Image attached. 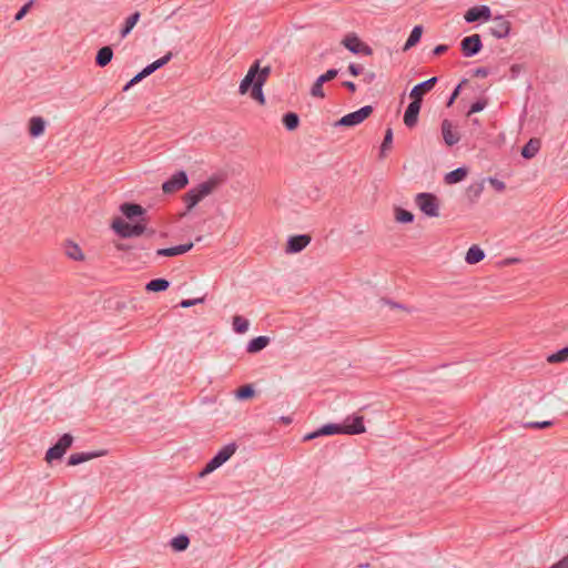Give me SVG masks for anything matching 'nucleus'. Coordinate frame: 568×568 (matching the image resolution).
Instances as JSON below:
<instances>
[{
	"mask_svg": "<svg viewBox=\"0 0 568 568\" xmlns=\"http://www.w3.org/2000/svg\"><path fill=\"white\" fill-rule=\"evenodd\" d=\"M221 181L217 178L213 176L197 184L196 186L190 189L182 197L183 202L185 203V212L182 213L181 216H185L203 199L212 194L217 189Z\"/></svg>",
	"mask_w": 568,
	"mask_h": 568,
	"instance_id": "f03ea898",
	"label": "nucleus"
},
{
	"mask_svg": "<svg viewBox=\"0 0 568 568\" xmlns=\"http://www.w3.org/2000/svg\"><path fill=\"white\" fill-rule=\"evenodd\" d=\"M551 425H552V422L545 420V422L528 423L527 427H530V428H547V427H550Z\"/></svg>",
	"mask_w": 568,
	"mask_h": 568,
	"instance_id": "de8ad7c7",
	"label": "nucleus"
},
{
	"mask_svg": "<svg viewBox=\"0 0 568 568\" xmlns=\"http://www.w3.org/2000/svg\"><path fill=\"white\" fill-rule=\"evenodd\" d=\"M236 450V445L234 443L225 445L222 449L217 452V454L205 465L203 470L200 473V476H205L216 468L222 466L225 462H227Z\"/></svg>",
	"mask_w": 568,
	"mask_h": 568,
	"instance_id": "423d86ee",
	"label": "nucleus"
},
{
	"mask_svg": "<svg viewBox=\"0 0 568 568\" xmlns=\"http://www.w3.org/2000/svg\"><path fill=\"white\" fill-rule=\"evenodd\" d=\"M489 74V70L487 68L480 67L474 70V77L477 78H486Z\"/></svg>",
	"mask_w": 568,
	"mask_h": 568,
	"instance_id": "3c124183",
	"label": "nucleus"
},
{
	"mask_svg": "<svg viewBox=\"0 0 568 568\" xmlns=\"http://www.w3.org/2000/svg\"><path fill=\"white\" fill-rule=\"evenodd\" d=\"M362 71H363V68H362V65H359V64L351 63V64L348 65V72H349L352 75H354V77L359 75V74L362 73Z\"/></svg>",
	"mask_w": 568,
	"mask_h": 568,
	"instance_id": "09e8293b",
	"label": "nucleus"
},
{
	"mask_svg": "<svg viewBox=\"0 0 568 568\" xmlns=\"http://www.w3.org/2000/svg\"><path fill=\"white\" fill-rule=\"evenodd\" d=\"M481 192H483V184H480V183L473 184L467 189V195L470 199L478 197Z\"/></svg>",
	"mask_w": 568,
	"mask_h": 568,
	"instance_id": "37998d69",
	"label": "nucleus"
},
{
	"mask_svg": "<svg viewBox=\"0 0 568 568\" xmlns=\"http://www.w3.org/2000/svg\"><path fill=\"white\" fill-rule=\"evenodd\" d=\"M281 422L284 424H290L292 422V418L288 416H282Z\"/></svg>",
	"mask_w": 568,
	"mask_h": 568,
	"instance_id": "bf43d9fd",
	"label": "nucleus"
},
{
	"mask_svg": "<svg viewBox=\"0 0 568 568\" xmlns=\"http://www.w3.org/2000/svg\"><path fill=\"white\" fill-rule=\"evenodd\" d=\"M440 130L444 142L447 146H453L460 141L459 132L454 128L452 121L448 119L443 120Z\"/></svg>",
	"mask_w": 568,
	"mask_h": 568,
	"instance_id": "dca6fc26",
	"label": "nucleus"
},
{
	"mask_svg": "<svg viewBox=\"0 0 568 568\" xmlns=\"http://www.w3.org/2000/svg\"><path fill=\"white\" fill-rule=\"evenodd\" d=\"M263 85L256 82H253L251 84V98L255 101H257L261 105L265 104V97L263 93Z\"/></svg>",
	"mask_w": 568,
	"mask_h": 568,
	"instance_id": "473e14b6",
	"label": "nucleus"
},
{
	"mask_svg": "<svg viewBox=\"0 0 568 568\" xmlns=\"http://www.w3.org/2000/svg\"><path fill=\"white\" fill-rule=\"evenodd\" d=\"M372 105H365L357 111L351 112L342 116L336 123V126H355L365 121L373 113Z\"/></svg>",
	"mask_w": 568,
	"mask_h": 568,
	"instance_id": "6e6552de",
	"label": "nucleus"
},
{
	"mask_svg": "<svg viewBox=\"0 0 568 568\" xmlns=\"http://www.w3.org/2000/svg\"><path fill=\"white\" fill-rule=\"evenodd\" d=\"M192 247H193V243L190 242L187 244H181V245H176V246H172V247H168V248H159L156 251V255L158 256H168V257L176 256V255H181V254L189 252Z\"/></svg>",
	"mask_w": 568,
	"mask_h": 568,
	"instance_id": "aec40b11",
	"label": "nucleus"
},
{
	"mask_svg": "<svg viewBox=\"0 0 568 568\" xmlns=\"http://www.w3.org/2000/svg\"><path fill=\"white\" fill-rule=\"evenodd\" d=\"M416 205L427 216L437 217L439 215V202L433 193H418L415 197Z\"/></svg>",
	"mask_w": 568,
	"mask_h": 568,
	"instance_id": "39448f33",
	"label": "nucleus"
},
{
	"mask_svg": "<svg viewBox=\"0 0 568 568\" xmlns=\"http://www.w3.org/2000/svg\"><path fill=\"white\" fill-rule=\"evenodd\" d=\"M490 182H491V184H493V185H495V186H496V189H497V190H499V191H501V190H504V189H505V184H504V182H500V181H498V180H494V179H491V180H490Z\"/></svg>",
	"mask_w": 568,
	"mask_h": 568,
	"instance_id": "13d9d810",
	"label": "nucleus"
},
{
	"mask_svg": "<svg viewBox=\"0 0 568 568\" xmlns=\"http://www.w3.org/2000/svg\"><path fill=\"white\" fill-rule=\"evenodd\" d=\"M33 4V1L30 0L29 2H27L24 6H22L20 8V10L16 13L14 16V20L16 21H20L24 18V16L28 13V11L30 10V8L32 7Z\"/></svg>",
	"mask_w": 568,
	"mask_h": 568,
	"instance_id": "c03bdc74",
	"label": "nucleus"
},
{
	"mask_svg": "<svg viewBox=\"0 0 568 568\" xmlns=\"http://www.w3.org/2000/svg\"><path fill=\"white\" fill-rule=\"evenodd\" d=\"M270 343V338L267 336H257L251 339L246 346V352L250 354L257 353L264 349Z\"/></svg>",
	"mask_w": 568,
	"mask_h": 568,
	"instance_id": "b1692460",
	"label": "nucleus"
},
{
	"mask_svg": "<svg viewBox=\"0 0 568 568\" xmlns=\"http://www.w3.org/2000/svg\"><path fill=\"white\" fill-rule=\"evenodd\" d=\"M170 286V282L165 278H154L151 280L146 286L145 290L149 292H163Z\"/></svg>",
	"mask_w": 568,
	"mask_h": 568,
	"instance_id": "7c9ffc66",
	"label": "nucleus"
},
{
	"mask_svg": "<svg viewBox=\"0 0 568 568\" xmlns=\"http://www.w3.org/2000/svg\"><path fill=\"white\" fill-rule=\"evenodd\" d=\"M447 50H448V45H446V44H438V45H436L434 48L433 53L435 55H440V54L445 53Z\"/></svg>",
	"mask_w": 568,
	"mask_h": 568,
	"instance_id": "864d4df0",
	"label": "nucleus"
},
{
	"mask_svg": "<svg viewBox=\"0 0 568 568\" xmlns=\"http://www.w3.org/2000/svg\"><path fill=\"white\" fill-rule=\"evenodd\" d=\"M436 82H437V78L433 77L426 81H423V82L416 84L410 91V94H409L410 98L422 102L423 95L425 93L429 92L434 88Z\"/></svg>",
	"mask_w": 568,
	"mask_h": 568,
	"instance_id": "a211bd4d",
	"label": "nucleus"
},
{
	"mask_svg": "<svg viewBox=\"0 0 568 568\" xmlns=\"http://www.w3.org/2000/svg\"><path fill=\"white\" fill-rule=\"evenodd\" d=\"M343 87H345L351 92H355L356 91V84L353 81H344L343 82Z\"/></svg>",
	"mask_w": 568,
	"mask_h": 568,
	"instance_id": "5fc2aeb1",
	"label": "nucleus"
},
{
	"mask_svg": "<svg viewBox=\"0 0 568 568\" xmlns=\"http://www.w3.org/2000/svg\"><path fill=\"white\" fill-rule=\"evenodd\" d=\"M484 257H485L484 251L479 246L473 245L468 248L466 256H465V261L468 264L473 265V264H477L480 261H483Z\"/></svg>",
	"mask_w": 568,
	"mask_h": 568,
	"instance_id": "bb28decb",
	"label": "nucleus"
},
{
	"mask_svg": "<svg viewBox=\"0 0 568 568\" xmlns=\"http://www.w3.org/2000/svg\"><path fill=\"white\" fill-rule=\"evenodd\" d=\"M342 44L349 50L352 53L358 54L362 53L364 55H372L373 49L361 41V39L355 33H349L344 37L342 40Z\"/></svg>",
	"mask_w": 568,
	"mask_h": 568,
	"instance_id": "9d476101",
	"label": "nucleus"
},
{
	"mask_svg": "<svg viewBox=\"0 0 568 568\" xmlns=\"http://www.w3.org/2000/svg\"><path fill=\"white\" fill-rule=\"evenodd\" d=\"M45 122L41 116H32L29 121V133L31 136H40L44 132Z\"/></svg>",
	"mask_w": 568,
	"mask_h": 568,
	"instance_id": "a878e982",
	"label": "nucleus"
},
{
	"mask_svg": "<svg viewBox=\"0 0 568 568\" xmlns=\"http://www.w3.org/2000/svg\"><path fill=\"white\" fill-rule=\"evenodd\" d=\"M254 396V388L252 385H244L237 388L236 397L240 399H248Z\"/></svg>",
	"mask_w": 568,
	"mask_h": 568,
	"instance_id": "58836bf2",
	"label": "nucleus"
},
{
	"mask_svg": "<svg viewBox=\"0 0 568 568\" xmlns=\"http://www.w3.org/2000/svg\"><path fill=\"white\" fill-rule=\"evenodd\" d=\"M120 211L129 220L141 216L145 213V210L140 204L129 202L121 204Z\"/></svg>",
	"mask_w": 568,
	"mask_h": 568,
	"instance_id": "412c9836",
	"label": "nucleus"
},
{
	"mask_svg": "<svg viewBox=\"0 0 568 568\" xmlns=\"http://www.w3.org/2000/svg\"><path fill=\"white\" fill-rule=\"evenodd\" d=\"M511 23L504 16H496L491 19L489 33L496 39H504L509 36Z\"/></svg>",
	"mask_w": 568,
	"mask_h": 568,
	"instance_id": "f8f14e48",
	"label": "nucleus"
},
{
	"mask_svg": "<svg viewBox=\"0 0 568 568\" xmlns=\"http://www.w3.org/2000/svg\"><path fill=\"white\" fill-rule=\"evenodd\" d=\"M113 58V50L111 47H102L95 55V64L99 67L108 65Z\"/></svg>",
	"mask_w": 568,
	"mask_h": 568,
	"instance_id": "393cba45",
	"label": "nucleus"
},
{
	"mask_svg": "<svg viewBox=\"0 0 568 568\" xmlns=\"http://www.w3.org/2000/svg\"><path fill=\"white\" fill-rule=\"evenodd\" d=\"M375 78H376V74L374 72H368L365 74L364 81L366 83H372L375 80Z\"/></svg>",
	"mask_w": 568,
	"mask_h": 568,
	"instance_id": "6e6d98bb",
	"label": "nucleus"
},
{
	"mask_svg": "<svg viewBox=\"0 0 568 568\" xmlns=\"http://www.w3.org/2000/svg\"><path fill=\"white\" fill-rule=\"evenodd\" d=\"M420 108H422V102L418 100L412 99V102L408 104V106L404 113V123L407 128L412 129L417 124Z\"/></svg>",
	"mask_w": 568,
	"mask_h": 568,
	"instance_id": "f3484780",
	"label": "nucleus"
},
{
	"mask_svg": "<svg viewBox=\"0 0 568 568\" xmlns=\"http://www.w3.org/2000/svg\"><path fill=\"white\" fill-rule=\"evenodd\" d=\"M422 34H423V27L422 26H415L406 41V43L404 44V48L403 50L404 51H407L409 50L412 47L416 45L420 38H422Z\"/></svg>",
	"mask_w": 568,
	"mask_h": 568,
	"instance_id": "c85d7f7f",
	"label": "nucleus"
},
{
	"mask_svg": "<svg viewBox=\"0 0 568 568\" xmlns=\"http://www.w3.org/2000/svg\"><path fill=\"white\" fill-rule=\"evenodd\" d=\"M139 19H140V13L139 12H134L133 14L128 17L126 20H125V23H124V26H123V28L121 30V36L125 37L128 33H130V31L134 28V26L136 24Z\"/></svg>",
	"mask_w": 568,
	"mask_h": 568,
	"instance_id": "c9c22d12",
	"label": "nucleus"
},
{
	"mask_svg": "<svg viewBox=\"0 0 568 568\" xmlns=\"http://www.w3.org/2000/svg\"><path fill=\"white\" fill-rule=\"evenodd\" d=\"M568 359V346L557 351L547 357L548 363H562Z\"/></svg>",
	"mask_w": 568,
	"mask_h": 568,
	"instance_id": "e433bc0d",
	"label": "nucleus"
},
{
	"mask_svg": "<svg viewBox=\"0 0 568 568\" xmlns=\"http://www.w3.org/2000/svg\"><path fill=\"white\" fill-rule=\"evenodd\" d=\"M111 226L114 230V232L122 239L136 237L144 234L145 232H148V236H152L155 233L154 230L148 231L146 222L144 219H142L135 224H130L123 219L116 217L115 220H113Z\"/></svg>",
	"mask_w": 568,
	"mask_h": 568,
	"instance_id": "7ed1b4c3",
	"label": "nucleus"
},
{
	"mask_svg": "<svg viewBox=\"0 0 568 568\" xmlns=\"http://www.w3.org/2000/svg\"><path fill=\"white\" fill-rule=\"evenodd\" d=\"M464 18L467 23H474L479 20L487 21L491 19V11L488 6H475L466 11Z\"/></svg>",
	"mask_w": 568,
	"mask_h": 568,
	"instance_id": "4468645a",
	"label": "nucleus"
},
{
	"mask_svg": "<svg viewBox=\"0 0 568 568\" xmlns=\"http://www.w3.org/2000/svg\"><path fill=\"white\" fill-rule=\"evenodd\" d=\"M385 304L389 305L392 308L403 310L406 312H410L405 305L399 304L397 302L390 301V300H384Z\"/></svg>",
	"mask_w": 568,
	"mask_h": 568,
	"instance_id": "8fccbe9b",
	"label": "nucleus"
},
{
	"mask_svg": "<svg viewBox=\"0 0 568 568\" xmlns=\"http://www.w3.org/2000/svg\"><path fill=\"white\" fill-rule=\"evenodd\" d=\"M271 72L272 69L270 65L261 68L260 60L254 61L253 64L250 67L246 75L241 81L239 92L241 94L247 93L253 82L265 84Z\"/></svg>",
	"mask_w": 568,
	"mask_h": 568,
	"instance_id": "20e7f679",
	"label": "nucleus"
},
{
	"mask_svg": "<svg viewBox=\"0 0 568 568\" xmlns=\"http://www.w3.org/2000/svg\"><path fill=\"white\" fill-rule=\"evenodd\" d=\"M365 433L363 416H355L348 425L326 424L318 429L304 435L303 442L313 440L320 436H331L335 434L358 435Z\"/></svg>",
	"mask_w": 568,
	"mask_h": 568,
	"instance_id": "f257e3e1",
	"label": "nucleus"
},
{
	"mask_svg": "<svg viewBox=\"0 0 568 568\" xmlns=\"http://www.w3.org/2000/svg\"><path fill=\"white\" fill-rule=\"evenodd\" d=\"M311 240L308 234L293 235L287 240L285 252L287 254L300 253L311 243Z\"/></svg>",
	"mask_w": 568,
	"mask_h": 568,
	"instance_id": "2eb2a0df",
	"label": "nucleus"
},
{
	"mask_svg": "<svg viewBox=\"0 0 568 568\" xmlns=\"http://www.w3.org/2000/svg\"><path fill=\"white\" fill-rule=\"evenodd\" d=\"M115 247L118 251H129V250L133 248V246L124 244V243H118V244H115Z\"/></svg>",
	"mask_w": 568,
	"mask_h": 568,
	"instance_id": "4d7b16f0",
	"label": "nucleus"
},
{
	"mask_svg": "<svg viewBox=\"0 0 568 568\" xmlns=\"http://www.w3.org/2000/svg\"><path fill=\"white\" fill-rule=\"evenodd\" d=\"M73 437L70 434H63L59 440L50 447L45 453V460L51 463L54 459L63 457L65 452L71 447Z\"/></svg>",
	"mask_w": 568,
	"mask_h": 568,
	"instance_id": "1a4fd4ad",
	"label": "nucleus"
},
{
	"mask_svg": "<svg viewBox=\"0 0 568 568\" xmlns=\"http://www.w3.org/2000/svg\"><path fill=\"white\" fill-rule=\"evenodd\" d=\"M467 173H468V171L466 168H457L456 170H453L445 175V179H444L445 183L446 184L458 183L466 178Z\"/></svg>",
	"mask_w": 568,
	"mask_h": 568,
	"instance_id": "cd10ccee",
	"label": "nucleus"
},
{
	"mask_svg": "<svg viewBox=\"0 0 568 568\" xmlns=\"http://www.w3.org/2000/svg\"><path fill=\"white\" fill-rule=\"evenodd\" d=\"M64 253L69 258L73 260V261H83L84 260V254H83L81 247L72 241L65 242Z\"/></svg>",
	"mask_w": 568,
	"mask_h": 568,
	"instance_id": "5701e85b",
	"label": "nucleus"
},
{
	"mask_svg": "<svg viewBox=\"0 0 568 568\" xmlns=\"http://www.w3.org/2000/svg\"><path fill=\"white\" fill-rule=\"evenodd\" d=\"M481 48H483L481 38L477 33L465 37L460 41V50H462L463 54L467 58L474 57L477 53H479Z\"/></svg>",
	"mask_w": 568,
	"mask_h": 568,
	"instance_id": "ddd939ff",
	"label": "nucleus"
},
{
	"mask_svg": "<svg viewBox=\"0 0 568 568\" xmlns=\"http://www.w3.org/2000/svg\"><path fill=\"white\" fill-rule=\"evenodd\" d=\"M204 297L193 298V300H183L180 302V306L183 308H189L191 306H194L196 304L203 303Z\"/></svg>",
	"mask_w": 568,
	"mask_h": 568,
	"instance_id": "a18cd8bd",
	"label": "nucleus"
},
{
	"mask_svg": "<svg viewBox=\"0 0 568 568\" xmlns=\"http://www.w3.org/2000/svg\"><path fill=\"white\" fill-rule=\"evenodd\" d=\"M105 454H106L105 450L89 452V453H74V454L70 455L68 465L77 466L84 462L91 460L93 458L101 457Z\"/></svg>",
	"mask_w": 568,
	"mask_h": 568,
	"instance_id": "6ab92c4d",
	"label": "nucleus"
},
{
	"mask_svg": "<svg viewBox=\"0 0 568 568\" xmlns=\"http://www.w3.org/2000/svg\"><path fill=\"white\" fill-rule=\"evenodd\" d=\"M189 183V178L184 171L174 173L169 180L162 184V191L165 194H172L184 189Z\"/></svg>",
	"mask_w": 568,
	"mask_h": 568,
	"instance_id": "9b49d317",
	"label": "nucleus"
},
{
	"mask_svg": "<svg viewBox=\"0 0 568 568\" xmlns=\"http://www.w3.org/2000/svg\"><path fill=\"white\" fill-rule=\"evenodd\" d=\"M283 125L288 131H294L300 125V118L295 112H287L282 118Z\"/></svg>",
	"mask_w": 568,
	"mask_h": 568,
	"instance_id": "c756f323",
	"label": "nucleus"
},
{
	"mask_svg": "<svg viewBox=\"0 0 568 568\" xmlns=\"http://www.w3.org/2000/svg\"><path fill=\"white\" fill-rule=\"evenodd\" d=\"M541 142L537 138H531L521 149V156L532 159L540 150Z\"/></svg>",
	"mask_w": 568,
	"mask_h": 568,
	"instance_id": "4be33fe9",
	"label": "nucleus"
},
{
	"mask_svg": "<svg viewBox=\"0 0 568 568\" xmlns=\"http://www.w3.org/2000/svg\"><path fill=\"white\" fill-rule=\"evenodd\" d=\"M395 213L396 220L400 223H412L414 221V214L402 207H397Z\"/></svg>",
	"mask_w": 568,
	"mask_h": 568,
	"instance_id": "4c0bfd02",
	"label": "nucleus"
},
{
	"mask_svg": "<svg viewBox=\"0 0 568 568\" xmlns=\"http://www.w3.org/2000/svg\"><path fill=\"white\" fill-rule=\"evenodd\" d=\"M466 82H467V80H463V81H462V83H459V84L455 88V90L453 91V93H452V95H450V98H449V100H448V102H447V106H450V105L454 103V101H455V100L457 99V97L459 95L462 84H463V83H466Z\"/></svg>",
	"mask_w": 568,
	"mask_h": 568,
	"instance_id": "49530a36",
	"label": "nucleus"
},
{
	"mask_svg": "<svg viewBox=\"0 0 568 568\" xmlns=\"http://www.w3.org/2000/svg\"><path fill=\"white\" fill-rule=\"evenodd\" d=\"M311 94L315 98H321V99H323L325 97V93L323 90V83L320 82L317 79L311 88Z\"/></svg>",
	"mask_w": 568,
	"mask_h": 568,
	"instance_id": "a19ab883",
	"label": "nucleus"
},
{
	"mask_svg": "<svg viewBox=\"0 0 568 568\" xmlns=\"http://www.w3.org/2000/svg\"><path fill=\"white\" fill-rule=\"evenodd\" d=\"M172 52H168L164 57L155 60L154 62L146 65L142 71H140L138 74H135L123 88V91L129 90L132 85L136 84L138 82L142 81L144 78L149 77L153 72H155L158 69L165 65L171 59H172Z\"/></svg>",
	"mask_w": 568,
	"mask_h": 568,
	"instance_id": "0eeeda50",
	"label": "nucleus"
},
{
	"mask_svg": "<svg viewBox=\"0 0 568 568\" xmlns=\"http://www.w3.org/2000/svg\"><path fill=\"white\" fill-rule=\"evenodd\" d=\"M337 74H338L337 69H329L324 74L320 75L317 78V80L324 84V83L335 79L337 77Z\"/></svg>",
	"mask_w": 568,
	"mask_h": 568,
	"instance_id": "79ce46f5",
	"label": "nucleus"
},
{
	"mask_svg": "<svg viewBox=\"0 0 568 568\" xmlns=\"http://www.w3.org/2000/svg\"><path fill=\"white\" fill-rule=\"evenodd\" d=\"M393 145V130L388 128L385 131V135L383 139V142L381 144L379 149V158L384 159L386 156V153L392 149Z\"/></svg>",
	"mask_w": 568,
	"mask_h": 568,
	"instance_id": "2f4dec72",
	"label": "nucleus"
},
{
	"mask_svg": "<svg viewBox=\"0 0 568 568\" xmlns=\"http://www.w3.org/2000/svg\"><path fill=\"white\" fill-rule=\"evenodd\" d=\"M550 568H568V555L554 564Z\"/></svg>",
	"mask_w": 568,
	"mask_h": 568,
	"instance_id": "603ef678",
	"label": "nucleus"
},
{
	"mask_svg": "<svg viewBox=\"0 0 568 568\" xmlns=\"http://www.w3.org/2000/svg\"><path fill=\"white\" fill-rule=\"evenodd\" d=\"M248 326H250V323L245 317H243L241 315H235L233 317V329L236 333L244 334L245 332H247Z\"/></svg>",
	"mask_w": 568,
	"mask_h": 568,
	"instance_id": "72a5a7b5",
	"label": "nucleus"
},
{
	"mask_svg": "<svg viewBox=\"0 0 568 568\" xmlns=\"http://www.w3.org/2000/svg\"><path fill=\"white\" fill-rule=\"evenodd\" d=\"M190 545V539L185 535H180L171 540V546L176 551L185 550Z\"/></svg>",
	"mask_w": 568,
	"mask_h": 568,
	"instance_id": "f704fd0d",
	"label": "nucleus"
},
{
	"mask_svg": "<svg viewBox=\"0 0 568 568\" xmlns=\"http://www.w3.org/2000/svg\"><path fill=\"white\" fill-rule=\"evenodd\" d=\"M487 105V100L486 99H481V100H478L476 102H474L468 112H467V115H471L474 113H477V112H480L483 111Z\"/></svg>",
	"mask_w": 568,
	"mask_h": 568,
	"instance_id": "ea45409f",
	"label": "nucleus"
}]
</instances>
